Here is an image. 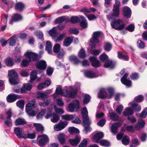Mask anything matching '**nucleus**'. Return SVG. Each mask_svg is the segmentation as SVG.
I'll return each mask as SVG.
<instances>
[{
    "label": "nucleus",
    "instance_id": "f257e3e1",
    "mask_svg": "<svg viewBox=\"0 0 147 147\" xmlns=\"http://www.w3.org/2000/svg\"><path fill=\"white\" fill-rule=\"evenodd\" d=\"M77 90V88L75 86L65 87L63 90L62 89L61 86H59L56 90L55 93L57 94L73 98L76 96Z\"/></svg>",
    "mask_w": 147,
    "mask_h": 147
},
{
    "label": "nucleus",
    "instance_id": "f03ea898",
    "mask_svg": "<svg viewBox=\"0 0 147 147\" xmlns=\"http://www.w3.org/2000/svg\"><path fill=\"white\" fill-rule=\"evenodd\" d=\"M81 114L84 118L83 125L84 127V129L83 131L84 133L87 134L88 132L91 131V129L89 127V125L91 123V121L88 117V112L86 107H84L82 109Z\"/></svg>",
    "mask_w": 147,
    "mask_h": 147
},
{
    "label": "nucleus",
    "instance_id": "7ed1b4c3",
    "mask_svg": "<svg viewBox=\"0 0 147 147\" xmlns=\"http://www.w3.org/2000/svg\"><path fill=\"white\" fill-rule=\"evenodd\" d=\"M36 66L37 68L40 69V71H33L32 72L30 76V82L31 83L36 78L37 72L40 73L45 69L47 67L46 62L44 60H41L36 64Z\"/></svg>",
    "mask_w": 147,
    "mask_h": 147
},
{
    "label": "nucleus",
    "instance_id": "20e7f679",
    "mask_svg": "<svg viewBox=\"0 0 147 147\" xmlns=\"http://www.w3.org/2000/svg\"><path fill=\"white\" fill-rule=\"evenodd\" d=\"M24 55L26 59H23L21 63L23 67L27 66L31 59L34 61H36L38 59V55L30 51H27Z\"/></svg>",
    "mask_w": 147,
    "mask_h": 147
},
{
    "label": "nucleus",
    "instance_id": "39448f33",
    "mask_svg": "<svg viewBox=\"0 0 147 147\" xmlns=\"http://www.w3.org/2000/svg\"><path fill=\"white\" fill-rule=\"evenodd\" d=\"M114 89L111 87L101 88L98 94V97L101 98L107 97L108 98H111L113 96Z\"/></svg>",
    "mask_w": 147,
    "mask_h": 147
},
{
    "label": "nucleus",
    "instance_id": "423d86ee",
    "mask_svg": "<svg viewBox=\"0 0 147 147\" xmlns=\"http://www.w3.org/2000/svg\"><path fill=\"white\" fill-rule=\"evenodd\" d=\"M100 59L101 61H105L104 65V67L110 69H113L114 67V64L111 60L108 59V57L105 54H103L100 55Z\"/></svg>",
    "mask_w": 147,
    "mask_h": 147
},
{
    "label": "nucleus",
    "instance_id": "0eeeda50",
    "mask_svg": "<svg viewBox=\"0 0 147 147\" xmlns=\"http://www.w3.org/2000/svg\"><path fill=\"white\" fill-rule=\"evenodd\" d=\"M35 101L34 100H31L26 106V111L27 113L30 116L35 115L36 112L32 109L34 108Z\"/></svg>",
    "mask_w": 147,
    "mask_h": 147
},
{
    "label": "nucleus",
    "instance_id": "6e6552de",
    "mask_svg": "<svg viewBox=\"0 0 147 147\" xmlns=\"http://www.w3.org/2000/svg\"><path fill=\"white\" fill-rule=\"evenodd\" d=\"M8 76L10 83L11 84L18 83V75L16 71L13 70L9 71Z\"/></svg>",
    "mask_w": 147,
    "mask_h": 147
},
{
    "label": "nucleus",
    "instance_id": "1a4fd4ad",
    "mask_svg": "<svg viewBox=\"0 0 147 147\" xmlns=\"http://www.w3.org/2000/svg\"><path fill=\"white\" fill-rule=\"evenodd\" d=\"M111 25L112 28L117 30L123 29L125 26L123 20L121 19L114 21L111 23Z\"/></svg>",
    "mask_w": 147,
    "mask_h": 147
},
{
    "label": "nucleus",
    "instance_id": "9d476101",
    "mask_svg": "<svg viewBox=\"0 0 147 147\" xmlns=\"http://www.w3.org/2000/svg\"><path fill=\"white\" fill-rule=\"evenodd\" d=\"M38 138V144L41 147H44L49 141L48 137L45 134L40 135Z\"/></svg>",
    "mask_w": 147,
    "mask_h": 147
},
{
    "label": "nucleus",
    "instance_id": "9b49d317",
    "mask_svg": "<svg viewBox=\"0 0 147 147\" xmlns=\"http://www.w3.org/2000/svg\"><path fill=\"white\" fill-rule=\"evenodd\" d=\"M102 33L101 31H96L94 32L92 35V37L90 40V42L93 44L91 47L92 48H95V45L94 44L98 43L99 42V38L102 35Z\"/></svg>",
    "mask_w": 147,
    "mask_h": 147
},
{
    "label": "nucleus",
    "instance_id": "f8f14e48",
    "mask_svg": "<svg viewBox=\"0 0 147 147\" xmlns=\"http://www.w3.org/2000/svg\"><path fill=\"white\" fill-rule=\"evenodd\" d=\"M80 105L78 100L75 99L73 101V102L70 103L68 105L69 109L68 111L71 112H73L75 109L76 110L78 111L79 109Z\"/></svg>",
    "mask_w": 147,
    "mask_h": 147
},
{
    "label": "nucleus",
    "instance_id": "ddd939ff",
    "mask_svg": "<svg viewBox=\"0 0 147 147\" xmlns=\"http://www.w3.org/2000/svg\"><path fill=\"white\" fill-rule=\"evenodd\" d=\"M113 13L107 16L109 21H112L119 17V9L113 8Z\"/></svg>",
    "mask_w": 147,
    "mask_h": 147
},
{
    "label": "nucleus",
    "instance_id": "4468645a",
    "mask_svg": "<svg viewBox=\"0 0 147 147\" xmlns=\"http://www.w3.org/2000/svg\"><path fill=\"white\" fill-rule=\"evenodd\" d=\"M14 132L18 137L25 139L26 138V134L24 132L23 129L20 127H16L14 129Z\"/></svg>",
    "mask_w": 147,
    "mask_h": 147
},
{
    "label": "nucleus",
    "instance_id": "2eb2a0df",
    "mask_svg": "<svg viewBox=\"0 0 147 147\" xmlns=\"http://www.w3.org/2000/svg\"><path fill=\"white\" fill-rule=\"evenodd\" d=\"M128 76V74L125 73L121 78V83L128 87L131 86V82L130 80H127V78Z\"/></svg>",
    "mask_w": 147,
    "mask_h": 147
},
{
    "label": "nucleus",
    "instance_id": "dca6fc26",
    "mask_svg": "<svg viewBox=\"0 0 147 147\" xmlns=\"http://www.w3.org/2000/svg\"><path fill=\"white\" fill-rule=\"evenodd\" d=\"M84 74L86 77L90 78H94L98 77L99 76V74L98 72H94L89 70L85 71Z\"/></svg>",
    "mask_w": 147,
    "mask_h": 147
},
{
    "label": "nucleus",
    "instance_id": "f3484780",
    "mask_svg": "<svg viewBox=\"0 0 147 147\" xmlns=\"http://www.w3.org/2000/svg\"><path fill=\"white\" fill-rule=\"evenodd\" d=\"M67 124V123L66 122H60L54 126V129L56 131H60L64 129Z\"/></svg>",
    "mask_w": 147,
    "mask_h": 147
},
{
    "label": "nucleus",
    "instance_id": "a211bd4d",
    "mask_svg": "<svg viewBox=\"0 0 147 147\" xmlns=\"http://www.w3.org/2000/svg\"><path fill=\"white\" fill-rule=\"evenodd\" d=\"M21 96L15 94H9L7 98V100L8 102H13L15 101L17 99L20 98Z\"/></svg>",
    "mask_w": 147,
    "mask_h": 147
},
{
    "label": "nucleus",
    "instance_id": "6ab92c4d",
    "mask_svg": "<svg viewBox=\"0 0 147 147\" xmlns=\"http://www.w3.org/2000/svg\"><path fill=\"white\" fill-rule=\"evenodd\" d=\"M22 19V16L19 14H14L9 22L10 24H12L14 22L19 21Z\"/></svg>",
    "mask_w": 147,
    "mask_h": 147
},
{
    "label": "nucleus",
    "instance_id": "aec40b11",
    "mask_svg": "<svg viewBox=\"0 0 147 147\" xmlns=\"http://www.w3.org/2000/svg\"><path fill=\"white\" fill-rule=\"evenodd\" d=\"M89 59L93 67H97L100 66V61L97 60V57H96L91 56L90 57Z\"/></svg>",
    "mask_w": 147,
    "mask_h": 147
},
{
    "label": "nucleus",
    "instance_id": "412c9836",
    "mask_svg": "<svg viewBox=\"0 0 147 147\" xmlns=\"http://www.w3.org/2000/svg\"><path fill=\"white\" fill-rule=\"evenodd\" d=\"M104 136V134L102 132L96 133L93 137V140L97 143L99 142L100 140Z\"/></svg>",
    "mask_w": 147,
    "mask_h": 147
},
{
    "label": "nucleus",
    "instance_id": "4be33fe9",
    "mask_svg": "<svg viewBox=\"0 0 147 147\" xmlns=\"http://www.w3.org/2000/svg\"><path fill=\"white\" fill-rule=\"evenodd\" d=\"M121 125L120 123L117 122L112 124L111 127L112 133L116 134L118 132L117 129Z\"/></svg>",
    "mask_w": 147,
    "mask_h": 147
},
{
    "label": "nucleus",
    "instance_id": "5701e85b",
    "mask_svg": "<svg viewBox=\"0 0 147 147\" xmlns=\"http://www.w3.org/2000/svg\"><path fill=\"white\" fill-rule=\"evenodd\" d=\"M65 36L66 33L65 32L59 33L56 35L53 38V39L56 42H58L61 41L65 37Z\"/></svg>",
    "mask_w": 147,
    "mask_h": 147
},
{
    "label": "nucleus",
    "instance_id": "b1692460",
    "mask_svg": "<svg viewBox=\"0 0 147 147\" xmlns=\"http://www.w3.org/2000/svg\"><path fill=\"white\" fill-rule=\"evenodd\" d=\"M129 106L131 105V108L135 112H138L141 110V106L138 103H130L129 104Z\"/></svg>",
    "mask_w": 147,
    "mask_h": 147
},
{
    "label": "nucleus",
    "instance_id": "393cba45",
    "mask_svg": "<svg viewBox=\"0 0 147 147\" xmlns=\"http://www.w3.org/2000/svg\"><path fill=\"white\" fill-rule=\"evenodd\" d=\"M13 113L11 109H9L5 110L4 113V116H2L1 118H4L6 119H10L13 115Z\"/></svg>",
    "mask_w": 147,
    "mask_h": 147
},
{
    "label": "nucleus",
    "instance_id": "a878e982",
    "mask_svg": "<svg viewBox=\"0 0 147 147\" xmlns=\"http://www.w3.org/2000/svg\"><path fill=\"white\" fill-rule=\"evenodd\" d=\"M124 16L127 18H130L131 15V11L130 8L125 6L122 9Z\"/></svg>",
    "mask_w": 147,
    "mask_h": 147
},
{
    "label": "nucleus",
    "instance_id": "bb28decb",
    "mask_svg": "<svg viewBox=\"0 0 147 147\" xmlns=\"http://www.w3.org/2000/svg\"><path fill=\"white\" fill-rule=\"evenodd\" d=\"M80 25L82 28L84 29L88 27V23L84 17L82 16H80Z\"/></svg>",
    "mask_w": 147,
    "mask_h": 147
},
{
    "label": "nucleus",
    "instance_id": "cd10ccee",
    "mask_svg": "<svg viewBox=\"0 0 147 147\" xmlns=\"http://www.w3.org/2000/svg\"><path fill=\"white\" fill-rule=\"evenodd\" d=\"M25 7L24 4L22 2L17 3L15 5V9L18 11H23Z\"/></svg>",
    "mask_w": 147,
    "mask_h": 147
},
{
    "label": "nucleus",
    "instance_id": "c85d7f7f",
    "mask_svg": "<svg viewBox=\"0 0 147 147\" xmlns=\"http://www.w3.org/2000/svg\"><path fill=\"white\" fill-rule=\"evenodd\" d=\"M32 87V85L29 83H26L24 84L21 89V93H25L26 90H30L31 89Z\"/></svg>",
    "mask_w": 147,
    "mask_h": 147
},
{
    "label": "nucleus",
    "instance_id": "c756f323",
    "mask_svg": "<svg viewBox=\"0 0 147 147\" xmlns=\"http://www.w3.org/2000/svg\"><path fill=\"white\" fill-rule=\"evenodd\" d=\"M51 83V80L50 79L46 81L44 83H42L39 84L38 86V89L41 90L44 88H46L49 86Z\"/></svg>",
    "mask_w": 147,
    "mask_h": 147
},
{
    "label": "nucleus",
    "instance_id": "7c9ffc66",
    "mask_svg": "<svg viewBox=\"0 0 147 147\" xmlns=\"http://www.w3.org/2000/svg\"><path fill=\"white\" fill-rule=\"evenodd\" d=\"M80 140V138L79 136H77L74 139L70 140L69 142L72 146H75L78 144Z\"/></svg>",
    "mask_w": 147,
    "mask_h": 147
},
{
    "label": "nucleus",
    "instance_id": "2f4dec72",
    "mask_svg": "<svg viewBox=\"0 0 147 147\" xmlns=\"http://www.w3.org/2000/svg\"><path fill=\"white\" fill-rule=\"evenodd\" d=\"M145 124V121L143 119H140L138 121L137 123L135 126V128L137 130L139 129L143 128Z\"/></svg>",
    "mask_w": 147,
    "mask_h": 147
},
{
    "label": "nucleus",
    "instance_id": "473e14b6",
    "mask_svg": "<svg viewBox=\"0 0 147 147\" xmlns=\"http://www.w3.org/2000/svg\"><path fill=\"white\" fill-rule=\"evenodd\" d=\"M133 113L134 111L131 108L127 107L124 110L123 114L124 116L126 117L131 115Z\"/></svg>",
    "mask_w": 147,
    "mask_h": 147
},
{
    "label": "nucleus",
    "instance_id": "72a5a7b5",
    "mask_svg": "<svg viewBox=\"0 0 147 147\" xmlns=\"http://www.w3.org/2000/svg\"><path fill=\"white\" fill-rule=\"evenodd\" d=\"M48 92H38L37 93V98L38 99L41 98V99L47 98L46 97L48 95L49 92L50 93V90L48 91Z\"/></svg>",
    "mask_w": 147,
    "mask_h": 147
},
{
    "label": "nucleus",
    "instance_id": "f704fd0d",
    "mask_svg": "<svg viewBox=\"0 0 147 147\" xmlns=\"http://www.w3.org/2000/svg\"><path fill=\"white\" fill-rule=\"evenodd\" d=\"M52 45L50 41H48L46 42V50L49 54L52 53Z\"/></svg>",
    "mask_w": 147,
    "mask_h": 147
},
{
    "label": "nucleus",
    "instance_id": "c9c22d12",
    "mask_svg": "<svg viewBox=\"0 0 147 147\" xmlns=\"http://www.w3.org/2000/svg\"><path fill=\"white\" fill-rule=\"evenodd\" d=\"M109 114L110 118L113 120L116 121L119 120V117L115 113L111 110L109 111Z\"/></svg>",
    "mask_w": 147,
    "mask_h": 147
},
{
    "label": "nucleus",
    "instance_id": "e433bc0d",
    "mask_svg": "<svg viewBox=\"0 0 147 147\" xmlns=\"http://www.w3.org/2000/svg\"><path fill=\"white\" fill-rule=\"evenodd\" d=\"M43 102H39V105L41 107H45L47 106L50 102V100L48 99L47 98H45L43 100Z\"/></svg>",
    "mask_w": 147,
    "mask_h": 147
},
{
    "label": "nucleus",
    "instance_id": "4c0bfd02",
    "mask_svg": "<svg viewBox=\"0 0 147 147\" xmlns=\"http://www.w3.org/2000/svg\"><path fill=\"white\" fill-rule=\"evenodd\" d=\"M69 59L70 61L73 62L75 64H77L80 62V61L77 57L74 55L70 56Z\"/></svg>",
    "mask_w": 147,
    "mask_h": 147
},
{
    "label": "nucleus",
    "instance_id": "58836bf2",
    "mask_svg": "<svg viewBox=\"0 0 147 147\" xmlns=\"http://www.w3.org/2000/svg\"><path fill=\"white\" fill-rule=\"evenodd\" d=\"M5 62L6 65L8 66H12L14 64L13 59L10 57L7 58L5 60Z\"/></svg>",
    "mask_w": 147,
    "mask_h": 147
},
{
    "label": "nucleus",
    "instance_id": "ea45409f",
    "mask_svg": "<svg viewBox=\"0 0 147 147\" xmlns=\"http://www.w3.org/2000/svg\"><path fill=\"white\" fill-rule=\"evenodd\" d=\"M25 120L22 118H18L16 120L15 124L16 125H23L26 123Z\"/></svg>",
    "mask_w": 147,
    "mask_h": 147
},
{
    "label": "nucleus",
    "instance_id": "a19ab883",
    "mask_svg": "<svg viewBox=\"0 0 147 147\" xmlns=\"http://www.w3.org/2000/svg\"><path fill=\"white\" fill-rule=\"evenodd\" d=\"M118 56L119 58L125 61H127L129 59V57L127 54H123L120 52L118 53Z\"/></svg>",
    "mask_w": 147,
    "mask_h": 147
},
{
    "label": "nucleus",
    "instance_id": "79ce46f5",
    "mask_svg": "<svg viewBox=\"0 0 147 147\" xmlns=\"http://www.w3.org/2000/svg\"><path fill=\"white\" fill-rule=\"evenodd\" d=\"M72 41V39L70 37H67L64 41V46L65 47L69 46L71 44Z\"/></svg>",
    "mask_w": 147,
    "mask_h": 147
},
{
    "label": "nucleus",
    "instance_id": "37998d69",
    "mask_svg": "<svg viewBox=\"0 0 147 147\" xmlns=\"http://www.w3.org/2000/svg\"><path fill=\"white\" fill-rule=\"evenodd\" d=\"M57 29L56 27H53L50 30L49 32V33L50 36L53 37V38L57 34Z\"/></svg>",
    "mask_w": 147,
    "mask_h": 147
},
{
    "label": "nucleus",
    "instance_id": "c03bdc74",
    "mask_svg": "<svg viewBox=\"0 0 147 147\" xmlns=\"http://www.w3.org/2000/svg\"><path fill=\"white\" fill-rule=\"evenodd\" d=\"M1 118L4 121L5 124L6 126L11 127L12 126V123L11 119H6L4 118Z\"/></svg>",
    "mask_w": 147,
    "mask_h": 147
},
{
    "label": "nucleus",
    "instance_id": "a18cd8bd",
    "mask_svg": "<svg viewBox=\"0 0 147 147\" xmlns=\"http://www.w3.org/2000/svg\"><path fill=\"white\" fill-rule=\"evenodd\" d=\"M147 115V107L145 108L139 115V117L141 118H145Z\"/></svg>",
    "mask_w": 147,
    "mask_h": 147
},
{
    "label": "nucleus",
    "instance_id": "49530a36",
    "mask_svg": "<svg viewBox=\"0 0 147 147\" xmlns=\"http://www.w3.org/2000/svg\"><path fill=\"white\" fill-rule=\"evenodd\" d=\"M7 41L8 42L10 46H13L16 45V40L15 37L13 36Z\"/></svg>",
    "mask_w": 147,
    "mask_h": 147
},
{
    "label": "nucleus",
    "instance_id": "de8ad7c7",
    "mask_svg": "<svg viewBox=\"0 0 147 147\" xmlns=\"http://www.w3.org/2000/svg\"><path fill=\"white\" fill-rule=\"evenodd\" d=\"M58 139L61 144H63L65 142V135L63 134H60L58 136Z\"/></svg>",
    "mask_w": 147,
    "mask_h": 147
},
{
    "label": "nucleus",
    "instance_id": "09e8293b",
    "mask_svg": "<svg viewBox=\"0 0 147 147\" xmlns=\"http://www.w3.org/2000/svg\"><path fill=\"white\" fill-rule=\"evenodd\" d=\"M66 20V18L64 16H61L58 17L55 19V23L57 24L61 23Z\"/></svg>",
    "mask_w": 147,
    "mask_h": 147
},
{
    "label": "nucleus",
    "instance_id": "8fccbe9b",
    "mask_svg": "<svg viewBox=\"0 0 147 147\" xmlns=\"http://www.w3.org/2000/svg\"><path fill=\"white\" fill-rule=\"evenodd\" d=\"M33 125L38 131H42L43 130L44 127L40 123H34Z\"/></svg>",
    "mask_w": 147,
    "mask_h": 147
},
{
    "label": "nucleus",
    "instance_id": "3c124183",
    "mask_svg": "<svg viewBox=\"0 0 147 147\" xmlns=\"http://www.w3.org/2000/svg\"><path fill=\"white\" fill-rule=\"evenodd\" d=\"M122 144L124 145L128 144L129 142V137L127 136H124L122 140Z\"/></svg>",
    "mask_w": 147,
    "mask_h": 147
},
{
    "label": "nucleus",
    "instance_id": "603ef678",
    "mask_svg": "<svg viewBox=\"0 0 147 147\" xmlns=\"http://www.w3.org/2000/svg\"><path fill=\"white\" fill-rule=\"evenodd\" d=\"M68 131L71 134L74 133H78L79 132L78 129L74 127H69L68 129Z\"/></svg>",
    "mask_w": 147,
    "mask_h": 147
},
{
    "label": "nucleus",
    "instance_id": "864d4df0",
    "mask_svg": "<svg viewBox=\"0 0 147 147\" xmlns=\"http://www.w3.org/2000/svg\"><path fill=\"white\" fill-rule=\"evenodd\" d=\"M80 16L78 17L76 16H74L71 17L70 20V22L73 23H75L78 22L80 21Z\"/></svg>",
    "mask_w": 147,
    "mask_h": 147
},
{
    "label": "nucleus",
    "instance_id": "5fc2aeb1",
    "mask_svg": "<svg viewBox=\"0 0 147 147\" xmlns=\"http://www.w3.org/2000/svg\"><path fill=\"white\" fill-rule=\"evenodd\" d=\"M100 144L102 146L106 147H108L110 146L109 142L105 140H101L99 142Z\"/></svg>",
    "mask_w": 147,
    "mask_h": 147
},
{
    "label": "nucleus",
    "instance_id": "6e6d98bb",
    "mask_svg": "<svg viewBox=\"0 0 147 147\" xmlns=\"http://www.w3.org/2000/svg\"><path fill=\"white\" fill-rule=\"evenodd\" d=\"M46 112V109L42 110L36 116L37 119H39L42 118L43 116L44 115Z\"/></svg>",
    "mask_w": 147,
    "mask_h": 147
},
{
    "label": "nucleus",
    "instance_id": "4d7b16f0",
    "mask_svg": "<svg viewBox=\"0 0 147 147\" xmlns=\"http://www.w3.org/2000/svg\"><path fill=\"white\" fill-rule=\"evenodd\" d=\"M61 116L63 119L68 121L71 120L74 118V116L72 115H64Z\"/></svg>",
    "mask_w": 147,
    "mask_h": 147
},
{
    "label": "nucleus",
    "instance_id": "13d9d810",
    "mask_svg": "<svg viewBox=\"0 0 147 147\" xmlns=\"http://www.w3.org/2000/svg\"><path fill=\"white\" fill-rule=\"evenodd\" d=\"M90 98L91 97L89 95H85L84 96L83 103L85 104L88 103L90 101Z\"/></svg>",
    "mask_w": 147,
    "mask_h": 147
},
{
    "label": "nucleus",
    "instance_id": "bf43d9fd",
    "mask_svg": "<svg viewBox=\"0 0 147 147\" xmlns=\"http://www.w3.org/2000/svg\"><path fill=\"white\" fill-rule=\"evenodd\" d=\"M144 99V96L143 95H140L135 97L134 98L135 101L137 102H142Z\"/></svg>",
    "mask_w": 147,
    "mask_h": 147
},
{
    "label": "nucleus",
    "instance_id": "052dcab7",
    "mask_svg": "<svg viewBox=\"0 0 147 147\" xmlns=\"http://www.w3.org/2000/svg\"><path fill=\"white\" fill-rule=\"evenodd\" d=\"M81 11L82 12L90 13L91 12H94L96 11V9L92 7H90L88 9L84 8L82 9Z\"/></svg>",
    "mask_w": 147,
    "mask_h": 147
},
{
    "label": "nucleus",
    "instance_id": "680f3d73",
    "mask_svg": "<svg viewBox=\"0 0 147 147\" xmlns=\"http://www.w3.org/2000/svg\"><path fill=\"white\" fill-rule=\"evenodd\" d=\"M17 106L21 109H22L24 108V100H20L18 101L16 103Z\"/></svg>",
    "mask_w": 147,
    "mask_h": 147
},
{
    "label": "nucleus",
    "instance_id": "e2e57ef3",
    "mask_svg": "<svg viewBox=\"0 0 147 147\" xmlns=\"http://www.w3.org/2000/svg\"><path fill=\"white\" fill-rule=\"evenodd\" d=\"M78 56L81 58H84L86 56L85 51L83 49H81L79 51Z\"/></svg>",
    "mask_w": 147,
    "mask_h": 147
},
{
    "label": "nucleus",
    "instance_id": "0e129e2a",
    "mask_svg": "<svg viewBox=\"0 0 147 147\" xmlns=\"http://www.w3.org/2000/svg\"><path fill=\"white\" fill-rule=\"evenodd\" d=\"M53 117L51 119V121L53 123L56 122L59 119V117L55 113L53 114Z\"/></svg>",
    "mask_w": 147,
    "mask_h": 147
},
{
    "label": "nucleus",
    "instance_id": "69168bd1",
    "mask_svg": "<svg viewBox=\"0 0 147 147\" xmlns=\"http://www.w3.org/2000/svg\"><path fill=\"white\" fill-rule=\"evenodd\" d=\"M60 45L58 44H56L53 47L54 52L55 53H58L60 50Z\"/></svg>",
    "mask_w": 147,
    "mask_h": 147
},
{
    "label": "nucleus",
    "instance_id": "338daca9",
    "mask_svg": "<svg viewBox=\"0 0 147 147\" xmlns=\"http://www.w3.org/2000/svg\"><path fill=\"white\" fill-rule=\"evenodd\" d=\"M34 34L39 38H41L43 36L42 32L40 31H36L34 33Z\"/></svg>",
    "mask_w": 147,
    "mask_h": 147
},
{
    "label": "nucleus",
    "instance_id": "774afa93",
    "mask_svg": "<svg viewBox=\"0 0 147 147\" xmlns=\"http://www.w3.org/2000/svg\"><path fill=\"white\" fill-rule=\"evenodd\" d=\"M87 143L88 141L86 139H84L81 142L79 146V147H86Z\"/></svg>",
    "mask_w": 147,
    "mask_h": 147
}]
</instances>
